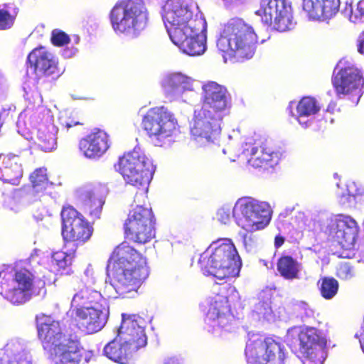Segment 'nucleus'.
I'll return each instance as SVG.
<instances>
[{"label": "nucleus", "mask_w": 364, "mask_h": 364, "mask_svg": "<svg viewBox=\"0 0 364 364\" xmlns=\"http://www.w3.org/2000/svg\"><path fill=\"white\" fill-rule=\"evenodd\" d=\"M202 106L195 112L191 135L197 141L215 144L221 134V122L231 107V96L227 88L214 81L202 86Z\"/></svg>", "instance_id": "f257e3e1"}, {"label": "nucleus", "mask_w": 364, "mask_h": 364, "mask_svg": "<svg viewBox=\"0 0 364 364\" xmlns=\"http://www.w3.org/2000/svg\"><path fill=\"white\" fill-rule=\"evenodd\" d=\"M36 321L38 338L54 364H85L91 360L93 352L82 346L77 336L63 332L59 321L40 314Z\"/></svg>", "instance_id": "f03ea898"}, {"label": "nucleus", "mask_w": 364, "mask_h": 364, "mask_svg": "<svg viewBox=\"0 0 364 364\" xmlns=\"http://www.w3.org/2000/svg\"><path fill=\"white\" fill-rule=\"evenodd\" d=\"M107 269L112 286L123 298L136 294L149 275L146 257L126 242L115 247Z\"/></svg>", "instance_id": "7ed1b4c3"}, {"label": "nucleus", "mask_w": 364, "mask_h": 364, "mask_svg": "<svg viewBox=\"0 0 364 364\" xmlns=\"http://www.w3.org/2000/svg\"><path fill=\"white\" fill-rule=\"evenodd\" d=\"M258 42L253 26L242 18H234L224 24L217 47L224 58L243 61L254 56Z\"/></svg>", "instance_id": "20e7f679"}, {"label": "nucleus", "mask_w": 364, "mask_h": 364, "mask_svg": "<svg viewBox=\"0 0 364 364\" xmlns=\"http://www.w3.org/2000/svg\"><path fill=\"white\" fill-rule=\"evenodd\" d=\"M198 264L205 274L223 280L238 276L241 261L232 240L221 238L200 255Z\"/></svg>", "instance_id": "39448f33"}, {"label": "nucleus", "mask_w": 364, "mask_h": 364, "mask_svg": "<svg viewBox=\"0 0 364 364\" xmlns=\"http://www.w3.org/2000/svg\"><path fill=\"white\" fill-rule=\"evenodd\" d=\"M36 279L26 267L4 266L0 270V294L14 305H23L33 294Z\"/></svg>", "instance_id": "423d86ee"}, {"label": "nucleus", "mask_w": 364, "mask_h": 364, "mask_svg": "<svg viewBox=\"0 0 364 364\" xmlns=\"http://www.w3.org/2000/svg\"><path fill=\"white\" fill-rule=\"evenodd\" d=\"M127 184L139 189L144 201L147 198L148 186L154 173L151 161L144 151L134 148L119 156L114 166Z\"/></svg>", "instance_id": "0eeeda50"}, {"label": "nucleus", "mask_w": 364, "mask_h": 364, "mask_svg": "<svg viewBox=\"0 0 364 364\" xmlns=\"http://www.w3.org/2000/svg\"><path fill=\"white\" fill-rule=\"evenodd\" d=\"M235 298V289L230 284L220 287L210 298L205 318V328L208 333L220 336L223 332L231 331L234 328L236 318L232 306Z\"/></svg>", "instance_id": "6e6552de"}, {"label": "nucleus", "mask_w": 364, "mask_h": 364, "mask_svg": "<svg viewBox=\"0 0 364 364\" xmlns=\"http://www.w3.org/2000/svg\"><path fill=\"white\" fill-rule=\"evenodd\" d=\"M287 341L305 364H322L326 340L314 327L293 326L287 331Z\"/></svg>", "instance_id": "1a4fd4ad"}, {"label": "nucleus", "mask_w": 364, "mask_h": 364, "mask_svg": "<svg viewBox=\"0 0 364 364\" xmlns=\"http://www.w3.org/2000/svg\"><path fill=\"white\" fill-rule=\"evenodd\" d=\"M109 17L117 33L135 34L146 27L148 11L141 1L121 0L111 9Z\"/></svg>", "instance_id": "9d476101"}, {"label": "nucleus", "mask_w": 364, "mask_h": 364, "mask_svg": "<svg viewBox=\"0 0 364 364\" xmlns=\"http://www.w3.org/2000/svg\"><path fill=\"white\" fill-rule=\"evenodd\" d=\"M136 193L134 203L136 206L132 208L124 223V233L126 238L136 244L144 245L151 242L156 236V219L151 208L138 204Z\"/></svg>", "instance_id": "9b49d317"}, {"label": "nucleus", "mask_w": 364, "mask_h": 364, "mask_svg": "<svg viewBox=\"0 0 364 364\" xmlns=\"http://www.w3.org/2000/svg\"><path fill=\"white\" fill-rule=\"evenodd\" d=\"M141 128L156 146L171 141L178 131V120L173 113L164 106L149 109L141 119Z\"/></svg>", "instance_id": "f8f14e48"}, {"label": "nucleus", "mask_w": 364, "mask_h": 364, "mask_svg": "<svg viewBox=\"0 0 364 364\" xmlns=\"http://www.w3.org/2000/svg\"><path fill=\"white\" fill-rule=\"evenodd\" d=\"M161 16L170 38L173 37L174 31H186L195 27L200 28L205 21L196 5L180 0H167L162 7Z\"/></svg>", "instance_id": "ddd939ff"}, {"label": "nucleus", "mask_w": 364, "mask_h": 364, "mask_svg": "<svg viewBox=\"0 0 364 364\" xmlns=\"http://www.w3.org/2000/svg\"><path fill=\"white\" fill-rule=\"evenodd\" d=\"M245 354L249 364H284L287 353L274 338L253 334L246 343Z\"/></svg>", "instance_id": "4468645a"}, {"label": "nucleus", "mask_w": 364, "mask_h": 364, "mask_svg": "<svg viewBox=\"0 0 364 364\" xmlns=\"http://www.w3.org/2000/svg\"><path fill=\"white\" fill-rule=\"evenodd\" d=\"M232 216L237 224L247 232L263 228L270 220L268 205L250 197L240 198L237 200Z\"/></svg>", "instance_id": "2eb2a0df"}, {"label": "nucleus", "mask_w": 364, "mask_h": 364, "mask_svg": "<svg viewBox=\"0 0 364 364\" xmlns=\"http://www.w3.org/2000/svg\"><path fill=\"white\" fill-rule=\"evenodd\" d=\"M62 235L65 242L83 245L92 237L94 228L85 218L73 206H64L60 213Z\"/></svg>", "instance_id": "dca6fc26"}, {"label": "nucleus", "mask_w": 364, "mask_h": 364, "mask_svg": "<svg viewBox=\"0 0 364 364\" xmlns=\"http://www.w3.org/2000/svg\"><path fill=\"white\" fill-rule=\"evenodd\" d=\"M255 14L264 24L280 32L289 30L292 24L291 4L287 0H261Z\"/></svg>", "instance_id": "f3484780"}, {"label": "nucleus", "mask_w": 364, "mask_h": 364, "mask_svg": "<svg viewBox=\"0 0 364 364\" xmlns=\"http://www.w3.org/2000/svg\"><path fill=\"white\" fill-rule=\"evenodd\" d=\"M27 63L33 70L37 84L55 80L63 73L56 57L43 47L34 48L28 55Z\"/></svg>", "instance_id": "a211bd4d"}, {"label": "nucleus", "mask_w": 364, "mask_h": 364, "mask_svg": "<svg viewBox=\"0 0 364 364\" xmlns=\"http://www.w3.org/2000/svg\"><path fill=\"white\" fill-rule=\"evenodd\" d=\"M359 226L350 216L340 215L328 227V238L345 250L354 249L358 238Z\"/></svg>", "instance_id": "6ab92c4d"}, {"label": "nucleus", "mask_w": 364, "mask_h": 364, "mask_svg": "<svg viewBox=\"0 0 364 364\" xmlns=\"http://www.w3.org/2000/svg\"><path fill=\"white\" fill-rule=\"evenodd\" d=\"M122 321L118 329L119 341L129 343L136 350L144 348L147 343L143 318L137 314H122Z\"/></svg>", "instance_id": "aec40b11"}, {"label": "nucleus", "mask_w": 364, "mask_h": 364, "mask_svg": "<svg viewBox=\"0 0 364 364\" xmlns=\"http://www.w3.org/2000/svg\"><path fill=\"white\" fill-rule=\"evenodd\" d=\"M191 28L186 31H174L173 37L170 38L172 42L178 46L184 53L189 55H200L206 48L205 36L204 31L206 28L205 21L202 23L200 28Z\"/></svg>", "instance_id": "412c9836"}, {"label": "nucleus", "mask_w": 364, "mask_h": 364, "mask_svg": "<svg viewBox=\"0 0 364 364\" xmlns=\"http://www.w3.org/2000/svg\"><path fill=\"white\" fill-rule=\"evenodd\" d=\"M72 320L76 327L85 334H92L100 331L106 323V316L99 306H89L70 309Z\"/></svg>", "instance_id": "4be33fe9"}, {"label": "nucleus", "mask_w": 364, "mask_h": 364, "mask_svg": "<svg viewBox=\"0 0 364 364\" xmlns=\"http://www.w3.org/2000/svg\"><path fill=\"white\" fill-rule=\"evenodd\" d=\"M110 146L109 135L100 129H94L78 142L80 152L86 158L95 159L104 155Z\"/></svg>", "instance_id": "5701e85b"}, {"label": "nucleus", "mask_w": 364, "mask_h": 364, "mask_svg": "<svg viewBox=\"0 0 364 364\" xmlns=\"http://www.w3.org/2000/svg\"><path fill=\"white\" fill-rule=\"evenodd\" d=\"M333 87L336 95H350L359 89L363 84V79L360 72L353 67L341 68L332 77Z\"/></svg>", "instance_id": "b1692460"}, {"label": "nucleus", "mask_w": 364, "mask_h": 364, "mask_svg": "<svg viewBox=\"0 0 364 364\" xmlns=\"http://www.w3.org/2000/svg\"><path fill=\"white\" fill-rule=\"evenodd\" d=\"M23 176L20 156L11 153L0 154V180L18 186Z\"/></svg>", "instance_id": "393cba45"}, {"label": "nucleus", "mask_w": 364, "mask_h": 364, "mask_svg": "<svg viewBox=\"0 0 364 364\" xmlns=\"http://www.w3.org/2000/svg\"><path fill=\"white\" fill-rule=\"evenodd\" d=\"M138 350L129 343L119 341L117 336L104 348L105 355L120 364H134L138 358Z\"/></svg>", "instance_id": "a878e982"}, {"label": "nucleus", "mask_w": 364, "mask_h": 364, "mask_svg": "<svg viewBox=\"0 0 364 364\" xmlns=\"http://www.w3.org/2000/svg\"><path fill=\"white\" fill-rule=\"evenodd\" d=\"M340 0H303V9L315 18L327 20L338 12Z\"/></svg>", "instance_id": "bb28decb"}, {"label": "nucleus", "mask_w": 364, "mask_h": 364, "mask_svg": "<svg viewBox=\"0 0 364 364\" xmlns=\"http://www.w3.org/2000/svg\"><path fill=\"white\" fill-rule=\"evenodd\" d=\"M80 199L85 213L94 223L101 217L105 197L96 188L82 190L80 193Z\"/></svg>", "instance_id": "cd10ccee"}, {"label": "nucleus", "mask_w": 364, "mask_h": 364, "mask_svg": "<svg viewBox=\"0 0 364 364\" xmlns=\"http://www.w3.org/2000/svg\"><path fill=\"white\" fill-rule=\"evenodd\" d=\"M102 303H105V299L100 291L83 284L78 292L73 296L70 309H77L79 306L82 308L99 306L100 309Z\"/></svg>", "instance_id": "c85d7f7f"}, {"label": "nucleus", "mask_w": 364, "mask_h": 364, "mask_svg": "<svg viewBox=\"0 0 364 364\" xmlns=\"http://www.w3.org/2000/svg\"><path fill=\"white\" fill-rule=\"evenodd\" d=\"M278 154L267 144L252 146L250 151L249 164L255 168L272 166L273 162H276Z\"/></svg>", "instance_id": "c756f323"}, {"label": "nucleus", "mask_w": 364, "mask_h": 364, "mask_svg": "<svg viewBox=\"0 0 364 364\" xmlns=\"http://www.w3.org/2000/svg\"><path fill=\"white\" fill-rule=\"evenodd\" d=\"M58 128L50 122L41 123L37 130L36 144L44 151H51L57 147Z\"/></svg>", "instance_id": "7c9ffc66"}, {"label": "nucleus", "mask_w": 364, "mask_h": 364, "mask_svg": "<svg viewBox=\"0 0 364 364\" xmlns=\"http://www.w3.org/2000/svg\"><path fill=\"white\" fill-rule=\"evenodd\" d=\"M301 264L290 255H282L277 262V270L282 278L294 280L299 278Z\"/></svg>", "instance_id": "2f4dec72"}, {"label": "nucleus", "mask_w": 364, "mask_h": 364, "mask_svg": "<svg viewBox=\"0 0 364 364\" xmlns=\"http://www.w3.org/2000/svg\"><path fill=\"white\" fill-rule=\"evenodd\" d=\"M29 180L34 193L44 196L50 193L53 183L50 181L47 169L44 167L36 168L29 176Z\"/></svg>", "instance_id": "473e14b6"}, {"label": "nucleus", "mask_w": 364, "mask_h": 364, "mask_svg": "<svg viewBox=\"0 0 364 364\" xmlns=\"http://www.w3.org/2000/svg\"><path fill=\"white\" fill-rule=\"evenodd\" d=\"M19 9L14 3L0 5V31L11 29L18 15Z\"/></svg>", "instance_id": "72a5a7b5"}, {"label": "nucleus", "mask_w": 364, "mask_h": 364, "mask_svg": "<svg viewBox=\"0 0 364 364\" xmlns=\"http://www.w3.org/2000/svg\"><path fill=\"white\" fill-rule=\"evenodd\" d=\"M296 119L308 117L317 114L320 110L318 101L313 97H303L296 105Z\"/></svg>", "instance_id": "f704fd0d"}, {"label": "nucleus", "mask_w": 364, "mask_h": 364, "mask_svg": "<svg viewBox=\"0 0 364 364\" xmlns=\"http://www.w3.org/2000/svg\"><path fill=\"white\" fill-rule=\"evenodd\" d=\"M321 296L325 299H333L338 293V282L332 277H323L317 283Z\"/></svg>", "instance_id": "c9c22d12"}, {"label": "nucleus", "mask_w": 364, "mask_h": 364, "mask_svg": "<svg viewBox=\"0 0 364 364\" xmlns=\"http://www.w3.org/2000/svg\"><path fill=\"white\" fill-rule=\"evenodd\" d=\"M187 77L181 73H171L166 75L162 80L161 85L167 93L174 92L179 89L185 88Z\"/></svg>", "instance_id": "e433bc0d"}, {"label": "nucleus", "mask_w": 364, "mask_h": 364, "mask_svg": "<svg viewBox=\"0 0 364 364\" xmlns=\"http://www.w3.org/2000/svg\"><path fill=\"white\" fill-rule=\"evenodd\" d=\"M0 364H31L27 354L6 350L0 355Z\"/></svg>", "instance_id": "4c0bfd02"}, {"label": "nucleus", "mask_w": 364, "mask_h": 364, "mask_svg": "<svg viewBox=\"0 0 364 364\" xmlns=\"http://www.w3.org/2000/svg\"><path fill=\"white\" fill-rule=\"evenodd\" d=\"M84 125V122L74 119H69L61 124L60 131V137L66 141L77 136L79 132L76 129V127Z\"/></svg>", "instance_id": "58836bf2"}, {"label": "nucleus", "mask_w": 364, "mask_h": 364, "mask_svg": "<svg viewBox=\"0 0 364 364\" xmlns=\"http://www.w3.org/2000/svg\"><path fill=\"white\" fill-rule=\"evenodd\" d=\"M342 13L352 22L356 23L364 18V0H360L355 10L353 9L352 3H346Z\"/></svg>", "instance_id": "ea45409f"}, {"label": "nucleus", "mask_w": 364, "mask_h": 364, "mask_svg": "<svg viewBox=\"0 0 364 364\" xmlns=\"http://www.w3.org/2000/svg\"><path fill=\"white\" fill-rule=\"evenodd\" d=\"M73 255L63 251H56L52 254V263L59 269H65L72 264Z\"/></svg>", "instance_id": "a19ab883"}, {"label": "nucleus", "mask_w": 364, "mask_h": 364, "mask_svg": "<svg viewBox=\"0 0 364 364\" xmlns=\"http://www.w3.org/2000/svg\"><path fill=\"white\" fill-rule=\"evenodd\" d=\"M336 276L343 280H348L354 276V271L349 263L341 262L336 268Z\"/></svg>", "instance_id": "79ce46f5"}, {"label": "nucleus", "mask_w": 364, "mask_h": 364, "mask_svg": "<svg viewBox=\"0 0 364 364\" xmlns=\"http://www.w3.org/2000/svg\"><path fill=\"white\" fill-rule=\"evenodd\" d=\"M70 39L68 34L62 31L54 30L52 32L51 42L55 46H63L69 43Z\"/></svg>", "instance_id": "37998d69"}, {"label": "nucleus", "mask_w": 364, "mask_h": 364, "mask_svg": "<svg viewBox=\"0 0 364 364\" xmlns=\"http://www.w3.org/2000/svg\"><path fill=\"white\" fill-rule=\"evenodd\" d=\"M348 196L353 198L355 200L362 203L364 202V191L360 188H355V186L348 188Z\"/></svg>", "instance_id": "c03bdc74"}, {"label": "nucleus", "mask_w": 364, "mask_h": 364, "mask_svg": "<svg viewBox=\"0 0 364 364\" xmlns=\"http://www.w3.org/2000/svg\"><path fill=\"white\" fill-rule=\"evenodd\" d=\"M232 212L229 209H226L224 208H220L217 213L218 220L223 224H228L231 220Z\"/></svg>", "instance_id": "a18cd8bd"}, {"label": "nucleus", "mask_w": 364, "mask_h": 364, "mask_svg": "<svg viewBox=\"0 0 364 364\" xmlns=\"http://www.w3.org/2000/svg\"><path fill=\"white\" fill-rule=\"evenodd\" d=\"M285 238L282 235H277L274 237V247L276 248H279L283 245L284 243Z\"/></svg>", "instance_id": "49530a36"}, {"label": "nucleus", "mask_w": 364, "mask_h": 364, "mask_svg": "<svg viewBox=\"0 0 364 364\" xmlns=\"http://www.w3.org/2000/svg\"><path fill=\"white\" fill-rule=\"evenodd\" d=\"M358 51L364 55V38L358 40Z\"/></svg>", "instance_id": "de8ad7c7"}, {"label": "nucleus", "mask_w": 364, "mask_h": 364, "mask_svg": "<svg viewBox=\"0 0 364 364\" xmlns=\"http://www.w3.org/2000/svg\"><path fill=\"white\" fill-rule=\"evenodd\" d=\"M164 364H178V362L174 358H168L165 360Z\"/></svg>", "instance_id": "09e8293b"}, {"label": "nucleus", "mask_w": 364, "mask_h": 364, "mask_svg": "<svg viewBox=\"0 0 364 364\" xmlns=\"http://www.w3.org/2000/svg\"><path fill=\"white\" fill-rule=\"evenodd\" d=\"M359 341H360L362 350L364 352V330H363V332L361 333V338L359 340Z\"/></svg>", "instance_id": "8fccbe9b"}, {"label": "nucleus", "mask_w": 364, "mask_h": 364, "mask_svg": "<svg viewBox=\"0 0 364 364\" xmlns=\"http://www.w3.org/2000/svg\"><path fill=\"white\" fill-rule=\"evenodd\" d=\"M288 364H299V360L298 358H294L289 360Z\"/></svg>", "instance_id": "3c124183"}, {"label": "nucleus", "mask_w": 364, "mask_h": 364, "mask_svg": "<svg viewBox=\"0 0 364 364\" xmlns=\"http://www.w3.org/2000/svg\"><path fill=\"white\" fill-rule=\"evenodd\" d=\"M291 112V116L294 117L295 116L294 114L292 112Z\"/></svg>", "instance_id": "603ef678"}, {"label": "nucleus", "mask_w": 364, "mask_h": 364, "mask_svg": "<svg viewBox=\"0 0 364 364\" xmlns=\"http://www.w3.org/2000/svg\"><path fill=\"white\" fill-rule=\"evenodd\" d=\"M330 122H333V119H331Z\"/></svg>", "instance_id": "864d4df0"}]
</instances>
